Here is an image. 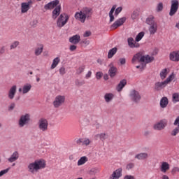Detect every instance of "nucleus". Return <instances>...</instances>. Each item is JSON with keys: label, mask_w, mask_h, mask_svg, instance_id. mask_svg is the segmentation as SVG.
I'll list each match as a JSON object with an SVG mask.
<instances>
[{"label": "nucleus", "mask_w": 179, "mask_h": 179, "mask_svg": "<svg viewBox=\"0 0 179 179\" xmlns=\"http://www.w3.org/2000/svg\"><path fill=\"white\" fill-rule=\"evenodd\" d=\"M159 104H160L161 108H166V107L169 106V99H167V97L166 96L162 98V99L160 100Z\"/></svg>", "instance_id": "obj_27"}, {"label": "nucleus", "mask_w": 179, "mask_h": 179, "mask_svg": "<svg viewBox=\"0 0 179 179\" xmlns=\"http://www.w3.org/2000/svg\"><path fill=\"white\" fill-rule=\"evenodd\" d=\"M83 36L84 37H90V36H92V32H90V31H87Z\"/></svg>", "instance_id": "obj_55"}, {"label": "nucleus", "mask_w": 179, "mask_h": 179, "mask_svg": "<svg viewBox=\"0 0 179 179\" xmlns=\"http://www.w3.org/2000/svg\"><path fill=\"white\" fill-rule=\"evenodd\" d=\"M30 124V114L27 113L20 116L18 120V125L20 128H23L26 125Z\"/></svg>", "instance_id": "obj_5"}, {"label": "nucleus", "mask_w": 179, "mask_h": 179, "mask_svg": "<svg viewBox=\"0 0 179 179\" xmlns=\"http://www.w3.org/2000/svg\"><path fill=\"white\" fill-rule=\"evenodd\" d=\"M114 99V94L113 93H106L104 95V100L106 103H110V101H113Z\"/></svg>", "instance_id": "obj_29"}, {"label": "nucleus", "mask_w": 179, "mask_h": 179, "mask_svg": "<svg viewBox=\"0 0 179 179\" xmlns=\"http://www.w3.org/2000/svg\"><path fill=\"white\" fill-rule=\"evenodd\" d=\"M146 23L150 25L148 28L150 34H151V36L156 34L157 32V22L155 21V17L150 15L146 20Z\"/></svg>", "instance_id": "obj_3"}, {"label": "nucleus", "mask_w": 179, "mask_h": 179, "mask_svg": "<svg viewBox=\"0 0 179 179\" xmlns=\"http://www.w3.org/2000/svg\"><path fill=\"white\" fill-rule=\"evenodd\" d=\"M167 83L166 81H162V82H157L155 84V90H157V92L164 89L166 86H167Z\"/></svg>", "instance_id": "obj_17"}, {"label": "nucleus", "mask_w": 179, "mask_h": 179, "mask_svg": "<svg viewBox=\"0 0 179 179\" xmlns=\"http://www.w3.org/2000/svg\"><path fill=\"white\" fill-rule=\"evenodd\" d=\"M69 20V15L66 13H62L57 20V27H59L61 29L62 27H64L66 23H68V21Z\"/></svg>", "instance_id": "obj_4"}, {"label": "nucleus", "mask_w": 179, "mask_h": 179, "mask_svg": "<svg viewBox=\"0 0 179 179\" xmlns=\"http://www.w3.org/2000/svg\"><path fill=\"white\" fill-rule=\"evenodd\" d=\"M155 59V57H150L149 55L144 56V62L145 64H150V62H152V61Z\"/></svg>", "instance_id": "obj_40"}, {"label": "nucleus", "mask_w": 179, "mask_h": 179, "mask_svg": "<svg viewBox=\"0 0 179 179\" xmlns=\"http://www.w3.org/2000/svg\"><path fill=\"white\" fill-rule=\"evenodd\" d=\"M100 171V170L97 168H93L90 171V174L91 176H94V174H97V173H99Z\"/></svg>", "instance_id": "obj_43"}, {"label": "nucleus", "mask_w": 179, "mask_h": 179, "mask_svg": "<svg viewBox=\"0 0 179 179\" xmlns=\"http://www.w3.org/2000/svg\"><path fill=\"white\" fill-rule=\"evenodd\" d=\"M159 169L162 173H166L169 171V170H170V164L166 162H162L161 163Z\"/></svg>", "instance_id": "obj_19"}, {"label": "nucleus", "mask_w": 179, "mask_h": 179, "mask_svg": "<svg viewBox=\"0 0 179 179\" xmlns=\"http://www.w3.org/2000/svg\"><path fill=\"white\" fill-rule=\"evenodd\" d=\"M138 16H139V13L138 12V10H135L131 14V19L133 20H135V19H136Z\"/></svg>", "instance_id": "obj_45"}, {"label": "nucleus", "mask_w": 179, "mask_h": 179, "mask_svg": "<svg viewBox=\"0 0 179 179\" xmlns=\"http://www.w3.org/2000/svg\"><path fill=\"white\" fill-rule=\"evenodd\" d=\"M173 103H178L179 101V92H175L172 94Z\"/></svg>", "instance_id": "obj_39"}, {"label": "nucleus", "mask_w": 179, "mask_h": 179, "mask_svg": "<svg viewBox=\"0 0 179 179\" xmlns=\"http://www.w3.org/2000/svg\"><path fill=\"white\" fill-rule=\"evenodd\" d=\"M178 132H179V128L178 127L175 128L171 132L172 136H176V135H177Z\"/></svg>", "instance_id": "obj_49"}, {"label": "nucleus", "mask_w": 179, "mask_h": 179, "mask_svg": "<svg viewBox=\"0 0 179 179\" xmlns=\"http://www.w3.org/2000/svg\"><path fill=\"white\" fill-rule=\"evenodd\" d=\"M128 45L130 48H139L140 45L138 43L135 42L134 38L130 37L127 38Z\"/></svg>", "instance_id": "obj_18"}, {"label": "nucleus", "mask_w": 179, "mask_h": 179, "mask_svg": "<svg viewBox=\"0 0 179 179\" xmlns=\"http://www.w3.org/2000/svg\"><path fill=\"white\" fill-rule=\"evenodd\" d=\"M45 160L37 159L35 160L34 162L30 163L27 166V169L29 173H31V174H36V173H38L39 170H43V169H45Z\"/></svg>", "instance_id": "obj_2"}, {"label": "nucleus", "mask_w": 179, "mask_h": 179, "mask_svg": "<svg viewBox=\"0 0 179 179\" xmlns=\"http://www.w3.org/2000/svg\"><path fill=\"white\" fill-rule=\"evenodd\" d=\"M43 50H44V45L38 44L35 48V55H36V57H38V55H41V54L43 53Z\"/></svg>", "instance_id": "obj_25"}, {"label": "nucleus", "mask_w": 179, "mask_h": 179, "mask_svg": "<svg viewBox=\"0 0 179 179\" xmlns=\"http://www.w3.org/2000/svg\"><path fill=\"white\" fill-rule=\"evenodd\" d=\"M97 62H98V64H101V60L98 59V60H97Z\"/></svg>", "instance_id": "obj_64"}, {"label": "nucleus", "mask_w": 179, "mask_h": 179, "mask_svg": "<svg viewBox=\"0 0 179 179\" xmlns=\"http://www.w3.org/2000/svg\"><path fill=\"white\" fill-rule=\"evenodd\" d=\"M129 97L130 100H131V101H134V103H139L141 99V94H139V92L135 90H132L130 91Z\"/></svg>", "instance_id": "obj_8"}, {"label": "nucleus", "mask_w": 179, "mask_h": 179, "mask_svg": "<svg viewBox=\"0 0 179 179\" xmlns=\"http://www.w3.org/2000/svg\"><path fill=\"white\" fill-rule=\"evenodd\" d=\"M93 15V10L90 8H83L80 11L76 12L74 17L76 20L80 22V23H85L86 19L89 20Z\"/></svg>", "instance_id": "obj_1"}, {"label": "nucleus", "mask_w": 179, "mask_h": 179, "mask_svg": "<svg viewBox=\"0 0 179 179\" xmlns=\"http://www.w3.org/2000/svg\"><path fill=\"white\" fill-rule=\"evenodd\" d=\"M169 59L173 62H179V50H175L169 54Z\"/></svg>", "instance_id": "obj_14"}, {"label": "nucleus", "mask_w": 179, "mask_h": 179, "mask_svg": "<svg viewBox=\"0 0 179 179\" xmlns=\"http://www.w3.org/2000/svg\"><path fill=\"white\" fill-rule=\"evenodd\" d=\"M58 6H59V0H55L45 5L44 9H45V10H51V9H54V8Z\"/></svg>", "instance_id": "obj_12"}, {"label": "nucleus", "mask_w": 179, "mask_h": 179, "mask_svg": "<svg viewBox=\"0 0 179 179\" xmlns=\"http://www.w3.org/2000/svg\"><path fill=\"white\" fill-rule=\"evenodd\" d=\"M92 77V71H88L87 73L85 75V78L89 79Z\"/></svg>", "instance_id": "obj_58"}, {"label": "nucleus", "mask_w": 179, "mask_h": 179, "mask_svg": "<svg viewBox=\"0 0 179 179\" xmlns=\"http://www.w3.org/2000/svg\"><path fill=\"white\" fill-rule=\"evenodd\" d=\"M125 22H127V17H123L119 18L110 26V29L115 30V29H118V27L122 26Z\"/></svg>", "instance_id": "obj_11"}, {"label": "nucleus", "mask_w": 179, "mask_h": 179, "mask_svg": "<svg viewBox=\"0 0 179 179\" xmlns=\"http://www.w3.org/2000/svg\"><path fill=\"white\" fill-rule=\"evenodd\" d=\"M121 12H122V7H118L115 11V16H118Z\"/></svg>", "instance_id": "obj_48"}, {"label": "nucleus", "mask_w": 179, "mask_h": 179, "mask_svg": "<svg viewBox=\"0 0 179 179\" xmlns=\"http://www.w3.org/2000/svg\"><path fill=\"white\" fill-rule=\"evenodd\" d=\"M125 86H127V80L123 79V80H120V82L117 85L116 89H117V92H121V90H122V89H124V87H125Z\"/></svg>", "instance_id": "obj_28"}, {"label": "nucleus", "mask_w": 179, "mask_h": 179, "mask_svg": "<svg viewBox=\"0 0 179 179\" xmlns=\"http://www.w3.org/2000/svg\"><path fill=\"white\" fill-rule=\"evenodd\" d=\"M167 75H169V69H164L159 73L160 78L162 80H164L165 78H167Z\"/></svg>", "instance_id": "obj_35"}, {"label": "nucleus", "mask_w": 179, "mask_h": 179, "mask_svg": "<svg viewBox=\"0 0 179 179\" xmlns=\"http://www.w3.org/2000/svg\"><path fill=\"white\" fill-rule=\"evenodd\" d=\"M9 171V169H4L0 171V177H2V176H4V174H6Z\"/></svg>", "instance_id": "obj_54"}, {"label": "nucleus", "mask_w": 179, "mask_h": 179, "mask_svg": "<svg viewBox=\"0 0 179 179\" xmlns=\"http://www.w3.org/2000/svg\"><path fill=\"white\" fill-rule=\"evenodd\" d=\"M61 9H62L61 5H59L56 6L55 8L52 10V19H54V20H55V19H57V17H58L61 14Z\"/></svg>", "instance_id": "obj_20"}, {"label": "nucleus", "mask_w": 179, "mask_h": 179, "mask_svg": "<svg viewBox=\"0 0 179 179\" xmlns=\"http://www.w3.org/2000/svg\"><path fill=\"white\" fill-rule=\"evenodd\" d=\"M80 41V36L78 34L74 35L69 38V43L72 44H78Z\"/></svg>", "instance_id": "obj_23"}, {"label": "nucleus", "mask_w": 179, "mask_h": 179, "mask_svg": "<svg viewBox=\"0 0 179 179\" xmlns=\"http://www.w3.org/2000/svg\"><path fill=\"white\" fill-rule=\"evenodd\" d=\"M124 179H135V176L131 175H127L124 176Z\"/></svg>", "instance_id": "obj_56"}, {"label": "nucleus", "mask_w": 179, "mask_h": 179, "mask_svg": "<svg viewBox=\"0 0 179 179\" xmlns=\"http://www.w3.org/2000/svg\"><path fill=\"white\" fill-rule=\"evenodd\" d=\"M59 73L63 76L65 75V73H66V71L65 70V67H61L59 70Z\"/></svg>", "instance_id": "obj_53"}, {"label": "nucleus", "mask_w": 179, "mask_h": 179, "mask_svg": "<svg viewBox=\"0 0 179 179\" xmlns=\"http://www.w3.org/2000/svg\"><path fill=\"white\" fill-rule=\"evenodd\" d=\"M77 47L75 45H70L69 50L70 51H75L76 50Z\"/></svg>", "instance_id": "obj_57"}, {"label": "nucleus", "mask_w": 179, "mask_h": 179, "mask_svg": "<svg viewBox=\"0 0 179 179\" xmlns=\"http://www.w3.org/2000/svg\"><path fill=\"white\" fill-rule=\"evenodd\" d=\"M179 2L178 0H172L171 10L169 12L170 16H174L176 13H177V10H178Z\"/></svg>", "instance_id": "obj_9"}, {"label": "nucleus", "mask_w": 179, "mask_h": 179, "mask_svg": "<svg viewBox=\"0 0 179 179\" xmlns=\"http://www.w3.org/2000/svg\"><path fill=\"white\" fill-rule=\"evenodd\" d=\"M143 37H145V32L141 31V32L138 33L137 34V36H136L135 41L136 43H139V41H141V40H142V38H143Z\"/></svg>", "instance_id": "obj_37"}, {"label": "nucleus", "mask_w": 179, "mask_h": 179, "mask_svg": "<svg viewBox=\"0 0 179 179\" xmlns=\"http://www.w3.org/2000/svg\"><path fill=\"white\" fill-rule=\"evenodd\" d=\"M162 179H169V176H166V175H164V176H162Z\"/></svg>", "instance_id": "obj_63"}, {"label": "nucleus", "mask_w": 179, "mask_h": 179, "mask_svg": "<svg viewBox=\"0 0 179 179\" xmlns=\"http://www.w3.org/2000/svg\"><path fill=\"white\" fill-rule=\"evenodd\" d=\"M90 143H92V141H90V139L87 138H83V146H89Z\"/></svg>", "instance_id": "obj_42"}, {"label": "nucleus", "mask_w": 179, "mask_h": 179, "mask_svg": "<svg viewBox=\"0 0 179 179\" xmlns=\"http://www.w3.org/2000/svg\"><path fill=\"white\" fill-rule=\"evenodd\" d=\"M38 128L41 132L48 131V120L45 118H41L38 122Z\"/></svg>", "instance_id": "obj_6"}, {"label": "nucleus", "mask_w": 179, "mask_h": 179, "mask_svg": "<svg viewBox=\"0 0 179 179\" xmlns=\"http://www.w3.org/2000/svg\"><path fill=\"white\" fill-rule=\"evenodd\" d=\"M76 86H83V85H85V81H80L79 80H76Z\"/></svg>", "instance_id": "obj_51"}, {"label": "nucleus", "mask_w": 179, "mask_h": 179, "mask_svg": "<svg viewBox=\"0 0 179 179\" xmlns=\"http://www.w3.org/2000/svg\"><path fill=\"white\" fill-rule=\"evenodd\" d=\"M121 176H122V169L119 168L113 173L110 177V179H120Z\"/></svg>", "instance_id": "obj_16"}, {"label": "nucleus", "mask_w": 179, "mask_h": 179, "mask_svg": "<svg viewBox=\"0 0 179 179\" xmlns=\"http://www.w3.org/2000/svg\"><path fill=\"white\" fill-rule=\"evenodd\" d=\"M59 62H61V59L59 57H55L52 61L50 69H55V68H57V66H58V64H59Z\"/></svg>", "instance_id": "obj_32"}, {"label": "nucleus", "mask_w": 179, "mask_h": 179, "mask_svg": "<svg viewBox=\"0 0 179 179\" xmlns=\"http://www.w3.org/2000/svg\"><path fill=\"white\" fill-rule=\"evenodd\" d=\"M89 159L87 158V157L84 156V157H81L80 158V159L78 161V166H83V164H85V163H87Z\"/></svg>", "instance_id": "obj_33"}, {"label": "nucleus", "mask_w": 179, "mask_h": 179, "mask_svg": "<svg viewBox=\"0 0 179 179\" xmlns=\"http://www.w3.org/2000/svg\"><path fill=\"white\" fill-rule=\"evenodd\" d=\"M15 103H11L8 108V110H10V111H12V110L15 108Z\"/></svg>", "instance_id": "obj_60"}, {"label": "nucleus", "mask_w": 179, "mask_h": 179, "mask_svg": "<svg viewBox=\"0 0 179 179\" xmlns=\"http://www.w3.org/2000/svg\"><path fill=\"white\" fill-rule=\"evenodd\" d=\"M117 8L116 5L113 6L112 8L110 9L109 12V17H110V23L114 22V12L115 11V9Z\"/></svg>", "instance_id": "obj_30"}, {"label": "nucleus", "mask_w": 179, "mask_h": 179, "mask_svg": "<svg viewBox=\"0 0 179 179\" xmlns=\"http://www.w3.org/2000/svg\"><path fill=\"white\" fill-rule=\"evenodd\" d=\"M174 79H176V74H174V73H172L166 80L165 82L167 85H169V83H170V82H172L173 80H174Z\"/></svg>", "instance_id": "obj_38"}, {"label": "nucleus", "mask_w": 179, "mask_h": 179, "mask_svg": "<svg viewBox=\"0 0 179 179\" xmlns=\"http://www.w3.org/2000/svg\"><path fill=\"white\" fill-rule=\"evenodd\" d=\"M157 12H162L163 10V3H159L156 8Z\"/></svg>", "instance_id": "obj_46"}, {"label": "nucleus", "mask_w": 179, "mask_h": 179, "mask_svg": "<svg viewBox=\"0 0 179 179\" xmlns=\"http://www.w3.org/2000/svg\"><path fill=\"white\" fill-rule=\"evenodd\" d=\"M108 73L110 78H114V76L117 75V67H115L114 66H110L108 70Z\"/></svg>", "instance_id": "obj_31"}, {"label": "nucleus", "mask_w": 179, "mask_h": 179, "mask_svg": "<svg viewBox=\"0 0 179 179\" xmlns=\"http://www.w3.org/2000/svg\"><path fill=\"white\" fill-rule=\"evenodd\" d=\"M134 167H135V164L130 162L127 165L126 169L127 170H131V169H134Z\"/></svg>", "instance_id": "obj_47"}, {"label": "nucleus", "mask_w": 179, "mask_h": 179, "mask_svg": "<svg viewBox=\"0 0 179 179\" xmlns=\"http://www.w3.org/2000/svg\"><path fill=\"white\" fill-rule=\"evenodd\" d=\"M167 120L166 119L160 120L159 122L154 125V129L156 131H162V129H164V128L167 127Z\"/></svg>", "instance_id": "obj_10"}, {"label": "nucleus", "mask_w": 179, "mask_h": 179, "mask_svg": "<svg viewBox=\"0 0 179 179\" xmlns=\"http://www.w3.org/2000/svg\"><path fill=\"white\" fill-rule=\"evenodd\" d=\"M16 85H13L11 89L8 91V97L10 99V100H13L15 99V94H16Z\"/></svg>", "instance_id": "obj_22"}, {"label": "nucleus", "mask_w": 179, "mask_h": 179, "mask_svg": "<svg viewBox=\"0 0 179 179\" xmlns=\"http://www.w3.org/2000/svg\"><path fill=\"white\" fill-rule=\"evenodd\" d=\"M103 79L105 80H108V75H105L104 76H103Z\"/></svg>", "instance_id": "obj_62"}, {"label": "nucleus", "mask_w": 179, "mask_h": 179, "mask_svg": "<svg viewBox=\"0 0 179 179\" xmlns=\"http://www.w3.org/2000/svg\"><path fill=\"white\" fill-rule=\"evenodd\" d=\"M117 51H118V49L117 48H113L110 49L108 53V59H110L115 54H117Z\"/></svg>", "instance_id": "obj_34"}, {"label": "nucleus", "mask_w": 179, "mask_h": 179, "mask_svg": "<svg viewBox=\"0 0 179 179\" xmlns=\"http://www.w3.org/2000/svg\"><path fill=\"white\" fill-rule=\"evenodd\" d=\"M33 3V1H29L28 2H23L21 3V12L22 13H27V12L30 9V5Z\"/></svg>", "instance_id": "obj_15"}, {"label": "nucleus", "mask_w": 179, "mask_h": 179, "mask_svg": "<svg viewBox=\"0 0 179 179\" xmlns=\"http://www.w3.org/2000/svg\"><path fill=\"white\" fill-rule=\"evenodd\" d=\"M172 174H177V173H179V167L175 166L172 169L171 171Z\"/></svg>", "instance_id": "obj_50"}, {"label": "nucleus", "mask_w": 179, "mask_h": 179, "mask_svg": "<svg viewBox=\"0 0 179 179\" xmlns=\"http://www.w3.org/2000/svg\"><path fill=\"white\" fill-rule=\"evenodd\" d=\"M64 103H65V96L58 95L55 98L52 105L55 108H59Z\"/></svg>", "instance_id": "obj_7"}, {"label": "nucleus", "mask_w": 179, "mask_h": 179, "mask_svg": "<svg viewBox=\"0 0 179 179\" xmlns=\"http://www.w3.org/2000/svg\"><path fill=\"white\" fill-rule=\"evenodd\" d=\"M19 159V152L17 151H15L10 158L8 159V161L9 163H13L14 162H16Z\"/></svg>", "instance_id": "obj_26"}, {"label": "nucleus", "mask_w": 179, "mask_h": 179, "mask_svg": "<svg viewBox=\"0 0 179 179\" xmlns=\"http://www.w3.org/2000/svg\"><path fill=\"white\" fill-rule=\"evenodd\" d=\"M29 90H31V85L27 84L24 85L22 88H19L18 92H22V94H26V93H29Z\"/></svg>", "instance_id": "obj_24"}, {"label": "nucleus", "mask_w": 179, "mask_h": 179, "mask_svg": "<svg viewBox=\"0 0 179 179\" xmlns=\"http://www.w3.org/2000/svg\"><path fill=\"white\" fill-rule=\"evenodd\" d=\"M94 138L97 141V139H100L101 141H106L107 139V134L105 133H101L99 134H96L94 136Z\"/></svg>", "instance_id": "obj_36"}, {"label": "nucleus", "mask_w": 179, "mask_h": 179, "mask_svg": "<svg viewBox=\"0 0 179 179\" xmlns=\"http://www.w3.org/2000/svg\"><path fill=\"white\" fill-rule=\"evenodd\" d=\"M77 145H80V143H83V138H79L76 141Z\"/></svg>", "instance_id": "obj_61"}, {"label": "nucleus", "mask_w": 179, "mask_h": 179, "mask_svg": "<svg viewBox=\"0 0 179 179\" xmlns=\"http://www.w3.org/2000/svg\"><path fill=\"white\" fill-rule=\"evenodd\" d=\"M135 159L137 160H146L149 159V154L148 152H141L135 155Z\"/></svg>", "instance_id": "obj_21"}, {"label": "nucleus", "mask_w": 179, "mask_h": 179, "mask_svg": "<svg viewBox=\"0 0 179 179\" xmlns=\"http://www.w3.org/2000/svg\"><path fill=\"white\" fill-rule=\"evenodd\" d=\"M84 71H85V66H81L77 69L76 73L77 75H80V73L84 72Z\"/></svg>", "instance_id": "obj_44"}, {"label": "nucleus", "mask_w": 179, "mask_h": 179, "mask_svg": "<svg viewBox=\"0 0 179 179\" xmlns=\"http://www.w3.org/2000/svg\"><path fill=\"white\" fill-rule=\"evenodd\" d=\"M131 62L132 64H136V62H145V56H142V53L138 52L133 57Z\"/></svg>", "instance_id": "obj_13"}, {"label": "nucleus", "mask_w": 179, "mask_h": 179, "mask_svg": "<svg viewBox=\"0 0 179 179\" xmlns=\"http://www.w3.org/2000/svg\"><path fill=\"white\" fill-rule=\"evenodd\" d=\"M19 44H20V43L19 41H15L10 45V50H15V48H17V45H19Z\"/></svg>", "instance_id": "obj_41"}, {"label": "nucleus", "mask_w": 179, "mask_h": 179, "mask_svg": "<svg viewBox=\"0 0 179 179\" xmlns=\"http://www.w3.org/2000/svg\"><path fill=\"white\" fill-rule=\"evenodd\" d=\"M101 78H103V73L101 72H97L96 73V78L98 80H100V79H101Z\"/></svg>", "instance_id": "obj_52"}, {"label": "nucleus", "mask_w": 179, "mask_h": 179, "mask_svg": "<svg viewBox=\"0 0 179 179\" xmlns=\"http://www.w3.org/2000/svg\"><path fill=\"white\" fill-rule=\"evenodd\" d=\"M120 62L121 65H125V62H126L125 58H120Z\"/></svg>", "instance_id": "obj_59"}]
</instances>
